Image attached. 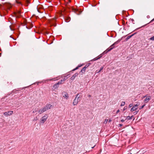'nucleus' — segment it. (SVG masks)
<instances>
[{
	"label": "nucleus",
	"instance_id": "nucleus-1",
	"mask_svg": "<svg viewBox=\"0 0 154 154\" xmlns=\"http://www.w3.org/2000/svg\"><path fill=\"white\" fill-rule=\"evenodd\" d=\"M114 48V47H113L111 48L110 47L109 48H108L106 51H104L101 54H100L99 56H98L97 58L96 57V58H94L93 60L94 61V60H97L98 59H100L101 57H102V56L103 55L105 54H106L108 52L110 51L111 50H112Z\"/></svg>",
	"mask_w": 154,
	"mask_h": 154
},
{
	"label": "nucleus",
	"instance_id": "nucleus-2",
	"mask_svg": "<svg viewBox=\"0 0 154 154\" xmlns=\"http://www.w3.org/2000/svg\"><path fill=\"white\" fill-rule=\"evenodd\" d=\"M79 94L76 95V96L73 101L72 104L74 106L77 105L78 102L80 100H79Z\"/></svg>",
	"mask_w": 154,
	"mask_h": 154
},
{
	"label": "nucleus",
	"instance_id": "nucleus-3",
	"mask_svg": "<svg viewBox=\"0 0 154 154\" xmlns=\"http://www.w3.org/2000/svg\"><path fill=\"white\" fill-rule=\"evenodd\" d=\"M48 116L47 115H45L43 117H42L41 119L40 123H43L45 122L47 119L48 118Z\"/></svg>",
	"mask_w": 154,
	"mask_h": 154
},
{
	"label": "nucleus",
	"instance_id": "nucleus-4",
	"mask_svg": "<svg viewBox=\"0 0 154 154\" xmlns=\"http://www.w3.org/2000/svg\"><path fill=\"white\" fill-rule=\"evenodd\" d=\"M59 85H60V82H57V83L54 85L52 88V90H54L55 89L59 87Z\"/></svg>",
	"mask_w": 154,
	"mask_h": 154
},
{
	"label": "nucleus",
	"instance_id": "nucleus-5",
	"mask_svg": "<svg viewBox=\"0 0 154 154\" xmlns=\"http://www.w3.org/2000/svg\"><path fill=\"white\" fill-rule=\"evenodd\" d=\"M62 96L63 97L65 98L66 99H68L69 96L67 93L66 92H63L62 93Z\"/></svg>",
	"mask_w": 154,
	"mask_h": 154
},
{
	"label": "nucleus",
	"instance_id": "nucleus-6",
	"mask_svg": "<svg viewBox=\"0 0 154 154\" xmlns=\"http://www.w3.org/2000/svg\"><path fill=\"white\" fill-rule=\"evenodd\" d=\"M13 112L12 111H10L7 112H5L4 113V115L6 116H10L13 113Z\"/></svg>",
	"mask_w": 154,
	"mask_h": 154
},
{
	"label": "nucleus",
	"instance_id": "nucleus-7",
	"mask_svg": "<svg viewBox=\"0 0 154 154\" xmlns=\"http://www.w3.org/2000/svg\"><path fill=\"white\" fill-rule=\"evenodd\" d=\"M139 105L137 104L134 106L131 109V111H133L136 110L137 109V106Z\"/></svg>",
	"mask_w": 154,
	"mask_h": 154
},
{
	"label": "nucleus",
	"instance_id": "nucleus-8",
	"mask_svg": "<svg viewBox=\"0 0 154 154\" xmlns=\"http://www.w3.org/2000/svg\"><path fill=\"white\" fill-rule=\"evenodd\" d=\"M52 106L51 105H50V104H47L45 107H44L45 109V111L48 110L51 108V107Z\"/></svg>",
	"mask_w": 154,
	"mask_h": 154
},
{
	"label": "nucleus",
	"instance_id": "nucleus-9",
	"mask_svg": "<svg viewBox=\"0 0 154 154\" xmlns=\"http://www.w3.org/2000/svg\"><path fill=\"white\" fill-rule=\"evenodd\" d=\"M151 99V97L150 96H148L145 99H144V102L145 103H147Z\"/></svg>",
	"mask_w": 154,
	"mask_h": 154
},
{
	"label": "nucleus",
	"instance_id": "nucleus-10",
	"mask_svg": "<svg viewBox=\"0 0 154 154\" xmlns=\"http://www.w3.org/2000/svg\"><path fill=\"white\" fill-rule=\"evenodd\" d=\"M14 14L16 17H19L20 15V11H17L14 13Z\"/></svg>",
	"mask_w": 154,
	"mask_h": 154
},
{
	"label": "nucleus",
	"instance_id": "nucleus-11",
	"mask_svg": "<svg viewBox=\"0 0 154 154\" xmlns=\"http://www.w3.org/2000/svg\"><path fill=\"white\" fill-rule=\"evenodd\" d=\"M78 75V73H75L74 75H73L70 78L72 80H74L75 79V77H76Z\"/></svg>",
	"mask_w": 154,
	"mask_h": 154
},
{
	"label": "nucleus",
	"instance_id": "nucleus-12",
	"mask_svg": "<svg viewBox=\"0 0 154 154\" xmlns=\"http://www.w3.org/2000/svg\"><path fill=\"white\" fill-rule=\"evenodd\" d=\"M45 111V109L43 107L39 110L38 111V112L39 113V114H41Z\"/></svg>",
	"mask_w": 154,
	"mask_h": 154
},
{
	"label": "nucleus",
	"instance_id": "nucleus-13",
	"mask_svg": "<svg viewBox=\"0 0 154 154\" xmlns=\"http://www.w3.org/2000/svg\"><path fill=\"white\" fill-rule=\"evenodd\" d=\"M120 41V40H118L116 42H114L112 45L110 47V48H112V47H114V45H116L117 44H118Z\"/></svg>",
	"mask_w": 154,
	"mask_h": 154
},
{
	"label": "nucleus",
	"instance_id": "nucleus-14",
	"mask_svg": "<svg viewBox=\"0 0 154 154\" xmlns=\"http://www.w3.org/2000/svg\"><path fill=\"white\" fill-rule=\"evenodd\" d=\"M68 76V75H66V76H64V78L63 79L61 80L60 81H59L58 82H60V85L62 84V82L65 81L68 78V77H67V76Z\"/></svg>",
	"mask_w": 154,
	"mask_h": 154
},
{
	"label": "nucleus",
	"instance_id": "nucleus-15",
	"mask_svg": "<svg viewBox=\"0 0 154 154\" xmlns=\"http://www.w3.org/2000/svg\"><path fill=\"white\" fill-rule=\"evenodd\" d=\"M18 90H17L16 89H15L13 90L11 93V94H16L17 93V91H18Z\"/></svg>",
	"mask_w": 154,
	"mask_h": 154
},
{
	"label": "nucleus",
	"instance_id": "nucleus-16",
	"mask_svg": "<svg viewBox=\"0 0 154 154\" xmlns=\"http://www.w3.org/2000/svg\"><path fill=\"white\" fill-rule=\"evenodd\" d=\"M136 33H134V34H132L131 35H129L128 36L127 38H126V40L127 41L128 39H129L130 38L132 37Z\"/></svg>",
	"mask_w": 154,
	"mask_h": 154
},
{
	"label": "nucleus",
	"instance_id": "nucleus-17",
	"mask_svg": "<svg viewBox=\"0 0 154 154\" xmlns=\"http://www.w3.org/2000/svg\"><path fill=\"white\" fill-rule=\"evenodd\" d=\"M86 69L85 67H84L80 71V72H82V73H84Z\"/></svg>",
	"mask_w": 154,
	"mask_h": 154
},
{
	"label": "nucleus",
	"instance_id": "nucleus-18",
	"mask_svg": "<svg viewBox=\"0 0 154 154\" xmlns=\"http://www.w3.org/2000/svg\"><path fill=\"white\" fill-rule=\"evenodd\" d=\"M133 116H132L131 117H130L129 116H128L127 117L125 120H126V119H127L128 120H130L132 119V117H133Z\"/></svg>",
	"mask_w": 154,
	"mask_h": 154
},
{
	"label": "nucleus",
	"instance_id": "nucleus-19",
	"mask_svg": "<svg viewBox=\"0 0 154 154\" xmlns=\"http://www.w3.org/2000/svg\"><path fill=\"white\" fill-rule=\"evenodd\" d=\"M82 66V65H79L78 66L76 67L74 69H73L72 70V71H74L75 70L77 69L79 67H81Z\"/></svg>",
	"mask_w": 154,
	"mask_h": 154
},
{
	"label": "nucleus",
	"instance_id": "nucleus-20",
	"mask_svg": "<svg viewBox=\"0 0 154 154\" xmlns=\"http://www.w3.org/2000/svg\"><path fill=\"white\" fill-rule=\"evenodd\" d=\"M90 63H88L85 65V66L84 67H85V68L86 69V68L89 66L90 64Z\"/></svg>",
	"mask_w": 154,
	"mask_h": 154
},
{
	"label": "nucleus",
	"instance_id": "nucleus-21",
	"mask_svg": "<svg viewBox=\"0 0 154 154\" xmlns=\"http://www.w3.org/2000/svg\"><path fill=\"white\" fill-rule=\"evenodd\" d=\"M103 66L101 67L100 68V70L99 71H98L97 72L99 73L100 72H101L103 69Z\"/></svg>",
	"mask_w": 154,
	"mask_h": 154
},
{
	"label": "nucleus",
	"instance_id": "nucleus-22",
	"mask_svg": "<svg viewBox=\"0 0 154 154\" xmlns=\"http://www.w3.org/2000/svg\"><path fill=\"white\" fill-rule=\"evenodd\" d=\"M125 102H122L121 104V106H123L124 105H125Z\"/></svg>",
	"mask_w": 154,
	"mask_h": 154
},
{
	"label": "nucleus",
	"instance_id": "nucleus-23",
	"mask_svg": "<svg viewBox=\"0 0 154 154\" xmlns=\"http://www.w3.org/2000/svg\"><path fill=\"white\" fill-rule=\"evenodd\" d=\"M38 120V118L37 117H36L33 120V121H36L37 120Z\"/></svg>",
	"mask_w": 154,
	"mask_h": 154
},
{
	"label": "nucleus",
	"instance_id": "nucleus-24",
	"mask_svg": "<svg viewBox=\"0 0 154 154\" xmlns=\"http://www.w3.org/2000/svg\"><path fill=\"white\" fill-rule=\"evenodd\" d=\"M149 39L151 40L154 41V36L149 38Z\"/></svg>",
	"mask_w": 154,
	"mask_h": 154
},
{
	"label": "nucleus",
	"instance_id": "nucleus-25",
	"mask_svg": "<svg viewBox=\"0 0 154 154\" xmlns=\"http://www.w3.org/2000/svg\"><path fill=\"white\" fill-rule=\"evenodd\" d=\"M70 20V17H68L66 19V21H67V22H68Z\"/></svg>",
	"mask_w": 154,
	"mask_h": 154
},
{
	"label": "nucleus",
	"instance_id": "nucleus-26",
	"mask_svg": "<svg viewBox=\"0 0 154 154\" xmlns=\"http://www.w3.org/2000/svg\"><path fill=\"white\" fill-rule=\"evenodd\" d=\"M145 104H144L142 106H141L140 107V109H143L144 107L145 106Z\"/></svg>",
	"mask_w": 154,
	"mask_h": 154
},
{
	"label": "nucleus",
	"instance_id": "nucleus-27",
	"mask_svg": "<svg viewBox=\"0 0 154 154\" xmlns=\"http://www.w3.org/2000/svg\"><path fill=\"white\" fill-rule=\"evenodd\" d=\"M73 11L75 13H76V14H77V13H76V12L77 11H78V10H76V9H74V10H73Z\"/></svg>",
	"mask_w": 154,
	"mask_h": 154
},
{
	"label": "nucleus",
	"instance_id": "nucleus-28",
	"mask_svg": "<svg viewBox=\"0 0 154 154\" xmlns=\"http://www.w3.org/2000/svg\"><path fill=\"white\" fill-rule=\"evenodd\" d=\"M15 1L18 4H21V3L20 2L17 1L16 0H15Z\"/></svg>",
	"mask_w": 154,
	"mask_h": 154
},
{
	"label": "nucleus",
	"instance_id": "nucleus-29",
	"mask_svg": "<svg viewBox=\"0 0 154 154\" xmlns=\"http://www.w3.org/2000/svg\"><path fill=\"white\" fill-rule=\"evenodd\" d=\"M132 106H133V105H132V104H130L129 105V106H128V107H129V108H130Z\"/></svg>",
	"mask_w": 154,
	"mask_h": 154
},
{
	"label": "nucleus",
	"instance_id": "nucleus-30",
	"mask_svg": "<svg viewBox=\"0 0 154 154\" xmlns=\"http://www.w3.org/2000/svg\"><path fill=\"white\" fill-rule=\"evenodd\" d=\"M154 21V18L152 19L150 22L149 23H152V22L153 21Z\"/></svg>",
	"mask_w": 154,
	"mask_h": 154
},
{
	"label": "nucleus",
	"instance_id": "nucleus-31",
	"mask_svg": "<svg viewBox=\"0 0 154 154\" xmlns=\"http://www.w3.org/2000/svg\"><path fill=\"white\" fill-rule=\"evenodd\" d=\"M53 80V79H50L46 80V81H51Z\"/></svg>",
	"mask_w": 154,
	"mask_h": 154
},
{
	"label": "nucleus",
	"instance_id": "nucleus-32",
	"mask_svg": "<svg viewBox=\"0 0 154 154\" xmlns=\"http://www.w3.org/2000/svg\"><path fill=\"white\" fill-rule=\"evenodd\" d=\"M131 21H132V22L133 23H134V19H131Z\"/></svg>",
	"mask_w": 154,
	"mask_h": 154
},
{
	"label": "nucleus",
	"instance_id": "nucleus-33",
	"mask_svg": "<svg viewBox=\"0 0 154 154\" xmlns=\"http://www.w3.org/2000/svg\"><path fill=\"white\" fill-rule=\"evenodd\" d=\"M120 112L119 109H118L117 110V111L116 112V113L117 114L118 113H119Z\"/></svg>",
	"mask_w": 154,
	"mask_h": 154
},
{
	"label": "nucleus",
	"instance_id": "nucleus-34",
	"mask_svg": "<svg viewBox=\"0 0 154 154\" xmlns=\"http://www.w3.org/2000/svg\"><path fill=\"white\" fill-rule=\"evenodd\" d=\"M37 110H35L34 111H33V112H32L33 113H35L36 112H37Z\"/></svg>",
	"mask_w": 154,
	"mask_h": 154
},
{
	"label": "nucleus",
	"instance_id": "nucleus-35",
	"mask_svg": "<svg viewBox=\"0 0 154 154\" xmlns=\"http://www.w3.org/2000/svg\"><path fill=\"white\" fill-rule=\"evenodd\" d=\"M125 120H124L123 119H122V120H121V121L122 122H124L125 121Z\"/></svg>",
	"mask_w": 154,
	"mask_h": 154
},
{
	"label": "nucleus",
	"instance_id": "nucleus-36",
	"mask_svg": "<svg viewBox=\"0 0 154 154\" xmlns=\"http://www.w3.org/2000/svg\"><path fill=\"white\" fill-rule=\"evenodd\" d=\"M119 126H122V124H119Z\"/></svg>",
	"mask_w": 154,
	"mask_h": 154
},
{
	"label": "nucleus",
	"instance_id": "nucleus-37",
	"mask_svg": "<svg viewBox=\"0 0 154 154\" xmlns=\"http://www.w3.org/2000/svg\"><path fill=\"white\" fill-rule=\"evenodd\" d=\"M138 112V111L134 112V113H135V114H137Z\"/></svg>",
	"mask_w": 154,
	"mask_h": 154
},
{
	"label": "nucleus",
	"instance_id": "nucleus-38",
	"mask_svg": "<svg viewBox=\"0 0 154 154\" xmlns=\"http://www.w3.org/2000/svg\"><path fill=\"white\" fill-rule=\"evenodd\" d=\"M127 108V107H125L124 108V109L123 110H125V109H126Z\"/></svg>",
	"mask_w": 154,
	"mask_h": 154
},
{
	"label": "nucleus",
	"instance_id": "nucleus-39",
	"mask_svg": "<svg viewBox=\"0 0 154 154\" xmlns=\"http://www.w3.org/2000/svg\"><path fill=\"white\" fill-rule=\"evenodd\" d=\"M88 97H91V96L90 95H88Z\"/></svg>",
	"mask_w": 154,
	"mask_h": 154
},
{
	"label": "nucleus",
	"instance_id": "nucleus-40",
	"mask_svg": "<svg viewBox=\"0 0 154 154\" xmlns=\"http://www.w3.org/2000/svg\"><path fill=\"white\" fill-rule=\"evenodd\" d=\"M27 2L28 3H29V0H27Z\"/></svg>",
	"mask_w": 154,
	"mask_h": 154
},
{
	"label": "nucleus",
	"instance_id": "nucleus-41",
	"mask_svg": "<svg viewBox=\"0 0 154 154\" xmlns=\"http://www.w3.org/2000/svg\"><path fill=\"white\" fill-rule=\"evenodd\" d=\"M127 154H132L131 153H129Z\"/></svg>",
	"mask_w": 154,
	"mask_h": 154
},
{
	"label": "nucleus",
	"instance_id": "nucleus-42",
	"mask_svg": "<svg viewBox=\"0 0 154 154\" xmlns=\"http://www.w3.org/2000/svg\"><path fill=\"white\" fill-rule=\"evenodd\" d=\"M95 146H93V147H92V148H93Z\"/></svg>",
	"mask_w": 154,
	"mask_h": 154
},
{
	"label": "nucleus",
	"instance_id": "nucleus-43",
	"mask_svg": "<svg viewBox=\"0 0 154 154\" xmlns=\"http://www.w3.org/2000/svg\"><path fill=\"white\" fill-rule=\"evenodd\" d=\"M56 18H54V20H56Z\"/></svg>",
	"mask_w": 154,
	"mask_h": 154
},
{
	"label": "nucleus",
	"instance_id": "nucleus-44",
	"mask_svg": "<svg viewBox=\"0 0 154 154\" xmlns=\"http://www.w3.org/2000/svg\"><path fill=\"white\" fill-rule=\"evenodd\" d=\"M32 25H31V27H32Z\"/></svg>",
	"mask_w": 154,
	"mask_h": 154
},
{
	"label": "nucleus",
	"instance_id": "nucleus-45",
	"mask_svg": "<svg viewBox=\"0 0 154 154\" xmlns=\"http://www.w3.org/2000/svg\"><path fill=\"white\" fill-rule=\"evenodd\" d=\"M2 102V100H0V103H1V102Z\"/></svg>",
	"mask_w": 154,
	"mask_h": 154
},
{
	"label": "nucleus",
	"instance_id": "nucleus-46",
	"mask_svg": "<svg viewBox=\"0 0 154 154\" xmlns=\"http://www.w3.org/2000/svg\"><path fill=\"white\" fill-rule=\"evenodd\" d=\"M110 121H111V120H109V122H110Z\"/></svg>",
	"mask_w": 154,
	"mask_h": 154
},
{
	"label": "nucleus",
	"instance_id": "nucleus-47",
	"mask_svg": "<svg viewBox=\"0 0 154 154\" xmlns=\"http://www.w3.org/2000/svg\"><path fill=\"white\" fill-rule=\"evenodd\" d=\"M56 24H55V25H54V26H56Z\"/></svg>",
	"mask_w": 154,
	"mask_h": 154
},
{
	"label": "nucleus",
	"instance_id": "nucleus-48",
	"mask_svg": "<svg viewBox=\"0 0 154 154\" xmlns=\"http://www.w3.org/2000/svg\"><path fill=\"white\" fill-rule=\"evenodd\" d=\"M146 97V96H144L143 97Z\"/></svg>",
	"mask_w": 154,
	"mask_h": 154
},
{
	"label": "nucleus",
	"instance_id": "nucleus-49",
	"mask_svg": "<svg viewBox=\"0 0 154 154\" xmlns=\"http://www.w3.org/2000/svg\"><path fill=\"white\" fill-rule=\"evenodd\" d=\"M26 27L27 28V29H29V28H28L27 26H26Z\"/></svg>",
	"mask_w": 154,
	"mask_h": 154
}]
</instances>
